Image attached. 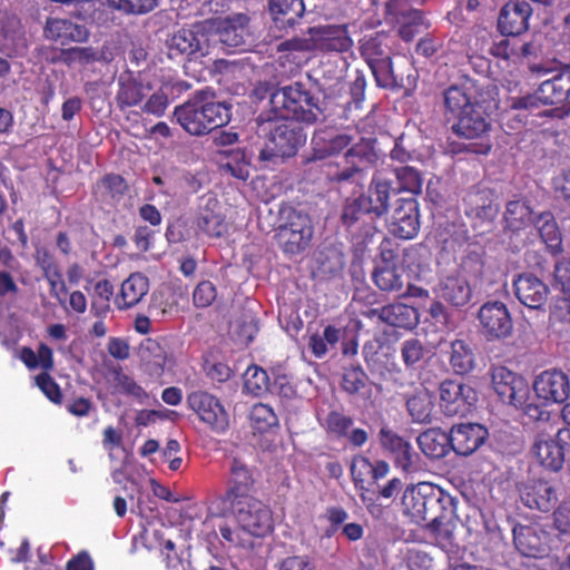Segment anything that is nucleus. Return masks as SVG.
I'll return each mask as SVG.
<instances>
[{
  "label": "nucleus",
  "mask_w": 570,
  "mask_h": 570,
  "mask_svg": "<svg viewBox=\"0 0 570 570\" xmlns=\"http://www.w3.org/2000/svg\"><path fill=\"white\" fill-rule=\"evenodd\" d=\"M401 507L412 523L425 527L436 538H451L458 519L456 500L440 487L429 482L406 487Z\"/></svg>",
  "instance_id": "f257e3e1"
},
{
  "label": "nucleus",
  "mask_w": 570,
  "mask_h": 570,
  "mask_svg": "<svg viewBox=\"0 0 570 570\" xmlns=\"http://www.w3.org/2000/svg\"><path fill=\"white\" fill-rule=\"evenodd\" d=\"M174 117L191 136H204L230 121V107L215 101L210 90H198L183 105L175 107Z\"/></svg>",
  "instance_id": "f03ea898"
},
{
  "label": "nucleus",
  "mask_w": 570,
  "mask_h": 570,
  "mask_svg": "<svg viewBox=\"0 0 570 570\" xmlns=\"http://www.w3.org/2000/svg\"><path fill=\"white\" fill-rule=\"evenodd\" d=\"M275 119H288L314 125L323 116L320 100L302 82H294L275 90L269 99Z\"/></svg>",
  "instance_id": "7ed1b4c3"
},
{
  "label": "nucleus",
  "mask_w": 570,
  "mask_h": 570,
  "mask_svg": "<svg viewBox=\"0 0 570 570\" xmlns=\"http://www.w3.org/2000/svg\"><path fill=\"white\" fill-rule=\"evenodd\" d=\"M259 121L261 124H269L268 141L258 155L261 161H274L276 158L292 157L306 141V134L298 122L288 119H275L274 116L265 118L263 115L259 116Z\"/></svg>",
  "instance_id": "20e7f679"
},
{
  "label": "nucleus",
  "mask_w": 570,
  "mask_h": 570,
  "mask_svg": "<svg viewBox=\"0 0 570 570\" xmlns=\"http://www.w3.org/2000/svg\"><path fill=\"white\" fill-rule=\"evenodd\" d=\"M541 105H556L562 115L570 112V68L542 81L533 95L512 98L510 106L514 110L532 111Z\"/></svg>",
  "instance_id": "39448f33"
},
{
  "label": "nucleus",
  "mask_w": 570,
  "mask_h": 570,
  "mask_svg": "<svg viewBox=\"0 0 570 570\" xmlns=\"http://www.w3.org/2000/svg\"><path fill=\"white\" fill-rule=\"evenodd\" d=\"M314 228L311 217L292 206L279 209L276 239L284 253L296 255L304 252L311 244Z\"/></svg>",
  "instance_id": "423d86ee"
},
{
  "label": "nucleus",
  "mask_w": 570,
  "mask_h": 570,
  "mask_svg": "<svg viewBox=\"0 0 570 570\" xmlns=\"http://www.w3.org/2000/svg\"><path fill=\"white\" fill-rule=\"evenodd\" d=\"M227 507L244 532L253 537L263 538L273 531L272 510L259 499L253 497Z\"/></svg>",
  "instance_id": "0eeeda50"
},
{
  "label": "nucleus",
  "mask_w": 570,
  "mask_h": 570,
  "mask_svg": "<svg viewBox=\"0 0 570 570\" xmlns=\"http://www.w3.org/2000/svg\"><path fill=\"white\" fill-rule=\"evenodd\" d=\"M483 88L478 80L464 75L460 79L443 89L442 114L446 122L481 104Z\"/></svg>",
  "instance_id": "6e6552de"
},
{
  "label": "nucleus",
  "mask_w": 570,
  "mask_h": 570,
  "mask_svg": "<svg viewBox=\"0 0 570 570\" xmlns=\"http://www.w3.org/2000/svg\"><path fill=\"white\" fill-rule=\"evenodd\" d=\"M451 122V130L456 137L481 140L473 150L474 153L480 155H488L490 153L492 145L489 139L484 141V137L491 130V122L482 110L481 104L460 114Z\"/></svg>",
  "instance_id": "1a4fd4ad"
},
{
  "label": "nucleus",
  "mask_w": 570,
  "mask_h": 570,
  "mask_svg": "<svg viewBox=\"0 0 570 570\" xmlns=\"http://www.w3.org/2000/svg\"><path fill=\"white\" fill-rule=\"evenodd\" d=\"M186 403L214 433L224 434L228 430L229 414L215 395L206 391H194L187 395Z\"/></svg>",
  "instance_id": "9d476101"
},
{
  "label": "nucleus",
  "mask_w": 570,
  "mask_h": 570,
  "mask_svg": "<svg viewBox=\"0 0 570 570\" xmlns=\"http://www.w3.org/2000/svg\"><path fill=\"white\" fill-rule=\"evenodd\" d=\"M490 376L492 389L503 403L519 407L528 401L530 389L522 375L507 366L493 365Z\"/></svg>",
  "instance_id": "9b49d317"
},
{
  "label": "nucleus",
  "mask_w": 570,
  "mask_h": 570,
  "mask_svg": "<svg viewBox=\"0 0 570 570\" xmlns=\"http://www.w3.org/2000/svg\"><path fill=\"white\" fill-rule=\"evenodd\" d=\"M372 212L364 205L361 197L346 199L341 214V223L357 245H365L375 234Z\"/></svg>",
  "instance_id": "f8f14e48"
},
{
  "label": "nucleus",
  "mask_w": 570,
  "mask_h": 570,
  "mask_svg": "<svg viewBox=\"0 0 570 570\" xmlns=\"http://www.w3.org/2000/svg\"><path fill=\"white\" fill-rule=\"evenodd\" d=\"M153 91V83L142 71L125 70L117 78L115 104L119 111L126 112L140 107Z\"/></svg>",
  "instance_id": "ddd939ff"
},
{
  "label": "nucleus",
  "mask_w": 570,
  "mask_h": 570,
  "mask_svg": "<svg viewBox=\"0 0 570 570\" xmlns=\"http://www.w3.org/2000/svg\"><path fill=\"white\" fill-rule=\"evenodd\" d=\"M570 450V429H560L553 438L537 435L532 453L544 469L558 472L563 468L566 451Z\"/></svg>",
  "instance_id": "4468645a"
},
{
  "label": "nucleus",
  "mask_w": 570,
  "mask_h": 570,
  "mask_svg": "<svg viewBox=\"0 0 570 570\" xmlns=\"http://www.w3.org/2000/svg\"><path fill=\"white\" fill-rule=\"evenodd\" d=\"M476 402L478 393L469 384L446 380L440 385V407L446 416H466Z\"/></svg>",
  "instance_id": "2eb2a0df"
},
{
  "label": "nucleus",
  "mask_w": 570,
  "mask_h": 570,
  "mask_svg": "<svg viewBox=\"0 0 570 570\" xmlns=\"http://www.w3.org/2000/svg\"><path fill=\"white\" fill-rule=\"evenodd\" d=\"M552 535L537 524H518L513 528V542L524 557L542 559L550 554Z\"/></svg>",
  "instance_id": "dca6fc26"
},
{
  "label": "nucleus",
  "mask_w": 570,
  "mask_h": 570,
  "mask_svg": "<svg viewBox=\"0 0 570 570\" xmlns=\"http://www.w3.org/2000/svg\"><path fill=\"white\" fill-rule=\"evenodd\" d=\"M313 51L320 53H345L353 47L347 24H323L311 27Z\"/></svg>",
  "instance_id": "f3484780"
},
{
  "label": "nucleus",
  "mask_w": 570,
  "mask_h": 570,
  "mask_svg": "<svg viewBox=\"0 0 570 570\" xmlns=\"http://www.w3.org/2000/svg\"><path fill=\"white\" fill-rule=\"evenodd\" d=\"M464 214L474 228L492 225L499 214V204L489 188H471L463 197Z\"/></svg>",
  "instance_id": "a211bd4d"
},
{
  "label": "nucleus",
  "mask_w": 570,
  "mask_h": 570,
  "mask_svg": "<svg viewBox=\"0 0 570 570\" xmlns=\"http://www.w3.org/2000/svg\"><path fill=\"white\" fill-rule=\"evenodd\" d=\"M379 442L381 448L390 454L396 468L406 473L415 470L419 455L407 439L389 425H383L379 431Z\"/></svg>",
  "instance_id": "6ab92c4d"
},
{
  "label": "nucleus",
  "mask_w": 570,
  "mask_h": 570,
  "mask_svg": "<svg viewBox=\"0 0 570 570\" xmlns=\"http://www.w3.org/2000/svg\"><path fill=\"white\" fill-rule=\"evenodd\" d=\"M420 207L414 197L399 198L393 209L389 230L400 239H413L420 232Z\"/></svg>",
  "instance_id": "aec40b11"
},
{
  "label": "nucleus",
  "mask_w": 570,
  "mask_h": 570,
  "mask_svg": "<svg viewBox=\"0 0 570 570\" xmlns=\"http://www.w3.org/2000/svg\"><path fill=\"white\" fill-rule=\"evenodd\" d=\"M318 421L327 435L336 440H345L354 448H362L368 441V433L364 429L354 428L353 416L343 411L331 410Z\"/></svg>",
  "instance_id": "412c9836"
},
{
  "label": "nucleus",
  "mask_w": 570,
  "mask_h": 570,
  "mask_svg": "<svg viewBox=\"0 0 570 570\" xmlns=\"http://www.w3.org/2000/svg\"><path fill=\"white\" fill-rule=\"evenodd\" d=\"M478 318L488 340L505 338L512 332V318L507 305L502 302L484 303L479 309Z\"/></svg>",
  "instance_id": "4be33fe9"
},
{
  "label": "nucleus",
  "mask_w": 570,
  "mask_h": 570,
  "mask_svg": "<svg viewBox=\"0 0 570 570\" xmlns=\"http://www.w3.org/2000/svg\"><path fill=\"white\" fill-rule=\"evenodd\" d=\"M168 56L171 59L178 57H191L208 48V37L200 24H194L193 28L179 29L167 40Z\"/></svg>",
  "instance_id": "5701e85b"
},
{
  "label": "nucleus",
  "mask_w": 570,
  "mask_h": 570,
  "mask_svg": "<svg viewBox=\"0 0 570 570\" xmlns=\"http://www.w3.org/2000/svg\"><path fill=\"white\" fill-rule=\"evenodd\" d=\"M518 490L522 503L532 510L550 512L558 502L556 488L543 479L528 480L521 483Z\"/></svg>",
  "instance_id": "b1692460"
},
{
  "label": "nucleus",
  "mask_w": 570,
  "mask_h": 570,
  "mask_svg": "<svg viewBox=\"0 0 570 570\" xmlns=\"http://www.w3.org/2000/svg\"><path fill=\"white\" fill-rule=\"evenodd\" d=\"M254 469L249 468L240 459L234 458L230 465L228 488L222 500L225 504H233L255 497Z\"/></svg>",
  "instance_id": "393cba45"
},
{
  "label": "nucleus",
  "mask_w": 570,
  "mask_h": 570,
  "mask_svg": "<svg viewBox=\"0 0 570 570\" xmlns=\"http://www.w3.org/2000/svg\"><path fill=\"white\" fill-rule=\"evenodd\" d=\"M537 396L546 403H562L570 394L568 375L560 370H547L533 383Z\"/></svg>",
  "instance_id": "a878e982"
},
{
  "label": "nucleus",
  "mask_w": 570,
  "mask_h": 570,
  "mask_svg": "<svg viewBox=\"0 0 570 570\" xmlns=\"http://www.w3.org/2000/svg\"><path fill=\"white\" fill-rule=\"evenodd\" d=\"M513 291L519 302L530 309H540L550 294L548 285L532 273L519 274L513 279Z\"/></svg>",
  "instance_id": "bb28decb"
},
{
  "label": "nucleus",
  "mask_w": 570,
  "mask_h": 570,
  "mask_svg": "<svg viewBox=\"0 0 570 570\" xmlns=\"http://www.w3.org/2000/svg\"><path fill=\"white\" fill-rule=\"evenodd\" d=\"M392 194H394V179L384 171H376L368 185L367 194H362L360 197L373 216L380 218L387 213Z\"/></svg>",
  "instance_id": "cd10ccee"
},
{
  "label": "nucleus",
  "mask_w": 570,
  "mask_h": 570,
  "mask_svg": "<svg viewBox=\"0 0 570 570\" xmlns=\"http://www.w3.org/2000/svg\"><path fill=\"white\" fill-rule=\"evenodd\" d=\"M531 6L522 0L509 1L500 10L498 30L502 36H519L529 29Z\"/></svg>",
  "instance_id": "c85d7f7f"
},
{
  "label": "nucleus",
  "mask_w": 570,
  "mask_h": 570,
  "mask_svg": "<svg viewBox=\"0 0 570 570\" xmlns=\"http://www.w3.org/2000/svg\"><path fill=\"white\" fill-rule=\"evenodd\" d=\"M488 434L478 423L454 424L450 430L452 451L461 456L471 455L485 442Z\"/></svg>",
  "instance_id": "c756f323"
},
{
  "label": "nucleus",
  "mask_w": 570,
  "mask_h": 570,
  "mask_svg": "<svg viewBox=\"0 0 570 570\" xmlns=\"http://www.w3.org/2000/svg\"><path fill=\"white\" fill-rule=\"evenodd\" d=\"M472 286L469 279L453 273L439 279L434 294L450 306L462 308L472 299Z\"/></svg>",
  "instance_id": "7c9ffc66"
},
{
  "label": "nucleus",
  "mask_w": 570,
  "mask_h": 570,
  "mask_svg": "<svg viewBox=\"0 0 570 570\" xmlns=\"http://www.w3.org/2000/svg\"><path fill=\"white\" fill-rule=\"evenodd\" d=\"M43 36L50 41L67 46L71 42H86L90 37V31L82 24L70 19L47 18Z\"/></svg>",
  "instance_id": "2f4dec72"
},
{
  "label": "nucleus",
  "mask_w": 570,
  "mask_h": 570,
  "mask_svg": "<svg viewBox=\"0 0 570 570\" xmlns=\"http://www.w3.org/2000/svg\"><path fill=\"white\" fill-rule=\"evenodd\" d=\"M352 139L350 135L337 132L332 128H318L312 137V156L307 161L338 154L352 142Z\"/></svg>",
  "instance_id": "473e14b6"
},
{
  "label": "nucleus",
  "mask_w": 570,
  "mask_h": 570,
  "mask_svg": "<svg viewBox=\"0 0 570 570\" xmlns=\"http://www.w3.org/2000/svg\"><path fill=\"white\" fill-rule=\"evenodd\" d=\"M409 0H390L386 4L387 12L400 23V37L410 42L420 33L423 27V12L417 9H403Z\"/></svg>",
  "instance_id": "72a5a7b5"
},
{
  "label": "nucleus",
  "mask_w": 570,
  "mask_h": 570,
  "mask_svg": "<svg viewBox=\"0 0 570 570\" xmlns=\"http://www.w3.org/2000/svg\"><path fill=\"white\" fill-rule=\"evenodd\" d=\"M268 9L275 27L285 31L299 24L305 13L303 0H269Z\"/></svg>",
  "instance_id": "f704fd0d"
},
{
  "label": "nucleus",
  "mask_w": 570,
  "mask_h": 570,
  "mask_svg": "<svg viewBox=\"0 0 570 570\" xmlns=\"http://www.w3.org/2000/svg\"><path fill=\"white\" fill-rule=\"evenodd\" d=\"M197 228L208 237H222L227 233L228 225L220 213V206L216 198H208L199 208L196 216Z\"/></svg>",
  "instance_id": "c9c22d12"
},
{
  "label": "nucleus",
  "mask_w": 570,
  "mask_h": 570,
  "mask_svg": "<svg viewBox=\"0 0 570 570\" xmlns=\"http://www.w3.org/2000/svg\"><path fill=\"white\" fill-rule=\"evenodd\" d=\"M128 191L126 179L118 174H106L92 188L97 202L109 207H117Z\"/></svg>",
  "instance_id": "e433bc0d"
},
{
  "label": "nucleus",
  "mask_w": 570,
  "mask_h": 570,
  "mask_svg": "<svg viewBox=\"0 0 570 570\" xmlns=\"http://www.w3.org/2000/svg\"><path fill=\"white\" fill-rule=\"evenodd\" d=\"M249 18L244 13H234L219 21L217 28L218 39L229 48L245 45L248 36Z\"/></svg>",
  "instance_id": "4c0bfd02"
},
{
  "label": "nucleus",
  "mask_w": 570,
  "mask_h": 570,
  "mask_svg": "<svg viewBox=\"0 0 570 570\" xmlns=\"http://www.w3.org/2000/svg\"><path fill=\"white\" fill-rule=\"evenodd\" d=\"M416 442L422 453L433 460L443 459L452 451L450 432L440 428L420 433Z\"/></svg>",
  "instance_id": "58836bf2"
},
{
  "label": "nucleus",
  "mask_w": 570,
  "mask_h": 570,
  "mask_svg": "<svg viewBox=\"0 0 570 570\" xmlns=\"http://www.w3.org/2000/svg\"><path fill=\"white\" fill-rule=\"evenodd\" d=\"M148 291V277L141 273H132L122 282L116 305L119 309L131 308L147 295Z\"/></svg>",
  "instance_id": "ea45409f"
},
{
  "label": "nucleus",
  "mask_w": 570,
  "mask_h": 570,
  "mask_svg": "<svg viewBox=\"0 0 570 570\" xmlns=\"http://www.w3.org/2000/svg\"><path fill=\"white\" fill-rule=\"evenodd\" d=\"M380 320L393 327L413 330L417 326L420 316L414 306L394 303L381 307Z\"/></svg>",
  "instance_id": "a19ab883"
},
{
  "label": "nucleus",
  "mask_w": 570,
  "mask_h": 570,
  "mask_svg": "<svg viewBox=\"0 0 570 570\" xmlns=\"http://www.w3.org/2000/svg\"><path fill=\"white\" fill-rule=\"evenodd\" d=\"M405 405L413 422H431L434 400L432 393L426 387H416L412 394L406 395Z\"/></svg>",
  "instance_id": "79ce46f5"
},
{
  "label": "nucleus",
  "mask_w": 570,
  "mask_h": 570,
  "mask_svg": "<svg viewBox=\"0 0 570 570\" xmlns=\"http://www.w3.org/2000/svg\"><path fill=\"white\" fill-rule=\"evenodd\" d=\"M390 472V464L384 460L371 462L367 456L356 455L351 463V475L354 484L358 487L364 482V475H370L373 483L384 479Z\"/></svg>",
  "instance_id": "37998d69"
},
{
  "label": "nucleus",
  "mask_w": 570,
  "mask_h": 570,
  "mask_svg": "<svg viewBox=\"0 0 570 570\" xmlns=\"http://www.w3.org/2000/svg\"><path fill=\"white\" fill-rule=\"evenodd\" d=\"M450 365L456 375H466L475 367V353L471 342L456 338L450 346Z\"/></svg>",
  "instance_id": "c03bdc74"
},
{
  "label": "nucleus",
  "mask_w": 570,
  "mask_h": 570,
  "mask_svg": "<svg viewBox=\"0 0 570 570\" xmlns=\"http://www.w3.org/2000/svg\"><path fill=\"white\" fill-rule=\"evenodd\" d=\"M535 226L542 242L552 255L563 252L562 234L551 212L540 214L535 219Z\"/></svg>",
  "instance_id": "a18cd8bd"
},
{
  "label": "nucleus",
  "mask_w": 570,
  "mask_h": 570,
  "mask_svg": "<svg viewBox=\"0 0 570 570\" xmlns=\"http://www.w3.org/2000/svg\"><path fill=\"white\" fill-rule=\"evenodd\" d=\"M390 36L377 31L360 40V52L367 65L390 56Z\"/></svg>",
  "instance_id": "49530a36"
},
{
  "label": "nucleus",
  "mask_w": 570,
  "mask_h": 570,
  "mask_svg": "<svg viewBox=\"0 0 570 570\" xmlns=\"http://www.w3.org/2000/svg\"><path fill=\"white\" fill-rule=\"evenodd\" d=\"M387 176L391 175L395 179L394 194L407 191L417 195L422 190V176L420 171L411 166H399L390 170H383Z\"/></svg>",
  "instance_id": "de8ad7c7"
},
{
  "label": "nucleus",
  "mask_w": 570,
  "mask_h": 570,
  "mask_svg": "<svg viewBox=\"0 0 570 570\" xmlns=\"http://www.w3.org/2000/svg\"><path fill=\"white\" fill-rule=\"evenodd\" d=\"M504 220L511 230H520L534 222L533 210L524 199L510 200L505 205Z\"/></svg>",
  "instance_id": "09e8293b"
},
{
  "label": "nucleus",
  "mask_w": 570,
  "mask_h": 570,
  "mask_svg": "<svg viewBox=\"0 0 570 570\" xmlns=\"http://www.w3.org/2000/svg\"><path fill=\"white\" fill-rule=\"evenodd\" d=\"M140 353L149 374L160 376L167 363V353L161 345L151 338L141 343Z\"/></svg>",
  "instance_id": "8fccbe9b"
},
{
  "label": "nucleus",
  "mask_w": 570,
  "mask_h": 570,
  "mask_svg": "<svg viewBox=\"0 0 570 570\" xmlns=\"http://www.w3.org/2000/svg\"><path fill=\"white\" fill-rule=\"evenodd\" d=\"M484 265L483 253L475 249H468L461 257L454 274L462 275L475 286L483 278Z\"/></svg>",
  "instance_id": "3c124183"
},
{
  "label": "nucleus",
  "mask_w": 570,
  "mask_h": 570,
  "mask_svg": "<svg viewBox=\"0 0 570 570\" xmlns=\"http://www.w3.org/2000/svg\"><path fill=\"white\" fill-rule=\"evenodd\" d=\"M554 278L568 298L562 299V305H558L553 314L570 322V259H562L556 264Z\"/></svg>",
  "instance_id": "603ef678"
},
{
  "label": "nucleus",
  "mask_w": 570,
  "mask_h": 570,
  "mask_svg": "<svg viewBox=\"0 0 570 570\" xmlns=\"http://www.w3.org/2000/svg\"><path fill=\"white\" fill-rule=\"evenodd\" d=\"M367 66L370 67L379 87L394 89L403 86L402 77H399L394 72L391 57L380 59Z\"/></svg>",
  "instance_id": "864d4df0"
},
{
  "label": "nucleus",
  "mask_w": 570,
  "mask_h": 570,
  "mask_svg": "<svg viewBox=\"0 0 570 570\" xmlns=\"http://www.w3.org/2000/svg\"><path fill=\"white\" fill-rule=\"evenodd\" d=\"M366 80L364 76L358 75L350 85V100L344 105L342 117L346 120L355 121L361 116L357 114L362 109L365 99Z\"/></svg>",
  "instance_id": "5fc2aeb1"
},
{
  "label": "nucleus",
  "mask_w": 570,
  "mask_h": 570,
  "mask_svg": "<svg viewBox=\"0 0 570 570\" xmlns=\"http://www.w3.org/2000/svg\"><path fill=\"white\" fill-rule=\"evenodd\" d=\"M372 277L381 291L400 292L403 288V276L397 266L377 265Z\"/></svg>",
  "instance_id": "6e6d98bb"
},
{
  "label": "nucleus",
  "mask_w": 570,
  "mask_h": 570,
  "mask_svg": "<svg viewBox=\"0 0 570 570\" xmlns=\"http://www.w3.org/2000/svg\"><path fill=\"white\" fill-rule=\"evenodd\" d=\"M244 390L254 395L261 396L271 390V382L267 372L258 365H250L244 373Z\"/></svg>",
  "instance_id": "4d7b16f0"
},
{
  "label": "nucleus",
  "mask_w": 570,
  "mask_h": 570,
  "mask_svg": "<svg viewBox=\"0 0 570 570\" xmlns=\"http://www.w3.org/2000/svg\"><path fill=\"white\" fill-rule=\"evenodd\" d=\"M27 48L28 45L24 32L17 23H10L8 27L3 28L0 35V50L21 55L27 51Z\"/></svg>",
  "instance_id": "13d9d810"
},
{
  "label": "nucleus",
  "mask_w": 570,
  "mask_h": 570,
  "mask_svg": "<svg viewBox=\"0 0 570 570\" xmlns=\"http://www.w3.org/2000/svg\"><path fill=\"white\" fill-rule=\"evenodd\" d=\"M169 89L168 85H164L157 90L153 89L140 106L141 112L156 117L164 116L170 104Z\"/></svg>",
  "instance_id": "bf43d9fd"
},
{
  "label": "nucleus",
  "mask_w": 570,
  "mask_h": 570,
  "mask_svg": "<svg viewBox=\"0 0 570 570\" xmlns=\"http://www.w3.org/2000/svg\"><path fill=\"white\" fill-rule=\"evenodd\" d=\"M249 419L253 429L259 433L267 432L278 423V417L272 406L263 403H257L253 406Z\"/></svg>",
  "instance_id": "052dcab7"
},
{
  "label": "nucleus",
  "mask_w": 570,
  "mask_h": 570,
  "mask_svg": "<svg viewBox=\"0 0 570 570\" xmlns=\"http://www.w3.org/2000/svg\"><path fill=\"white\" fill-rule=\"evenodd\" d=\"M401 358L407 370L415 366L424 358L426 353L423 343L419 338H407L401 344Z\"/></svg>",
  "instance_id": "680f3d73"
},
{
  "label": "nucleus",
  "mask_w": 570,
  "mask_h": 570,
  "mask_svg": "<svg viewBox=\"0 0 570 570\" xmlns=\"http://www.w3.org/2000/svg\"><path fill=\"white\" fill-rule=\"evenodd\" d=\"M109 4L126 14H145L153 11L158 0H108Z\"/></svg>",
  "instance_id": "e2e57ef3"
},
{
  "label": "nucleus",
  "mask_w": 570,
  "mask_h": 570,
  "mask_svg": "<svg viewBox=\"0 0 570 570\" xmlns=\"http://www.w3.org/2000/svg\"><path fill=\"white\" fill-rule=\"evenodd\" d=\"M366 373L361 367H350L343 373L341 386L350 395L358 393L365 387Z\"/></svg>",
  "instance_id": "0e129e2a"
},
{
  "label": "nucleus",
  "mask_w": 570,
  "mask_h": 570,
  "mask_svg": "<svg viewBox=\"0 0 570 570\" xmlns=\"http://www.w3.org/2000/svg\"><path fill=\"white\" fill-rule=\"evenodd\" d=\"M36 384L52 403H62L61 389L49 373L42 372L38 374L36 376Z\"/></svg>",
  "instance_id": "69168bd1"
},
{
  "label": "nucleus",
  "mask_w": 570,
  "mask_h": 570,
  "mask_svg": "<svg viewBox=\"0 0 570 570\" xmlns=\"http://www.w3.org/2000/svg\"><path fill=\"white\" fill-rule=\"evenodd\" d=\"M216 297V286L209 281H203L197 284L193 293V302L198 308L210 306L215 302Z\"/></svg>",
  "instance_id": "338daca9"
},
{
  "label": "nucleus",
  "mask_w": 570,
  "mask_h": 570,
  "mask_svg": "<svg viewBox=\"0 0 570 570\" xmlns=\"http://www.w3.org/2000/svg\"><path fill=\"white\" fill-rule=\"evenodd\" d=\"M276 570H316L314 561L307 554H292L281 559Z\"/></svg>",
  "instance_id": "774afa93"
}]
</instances>
